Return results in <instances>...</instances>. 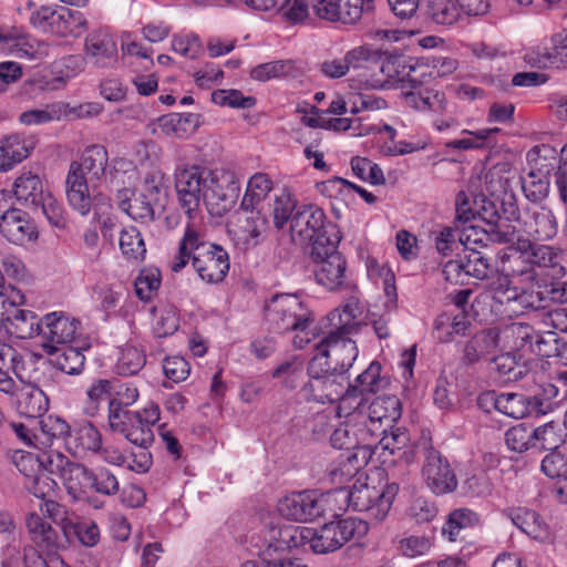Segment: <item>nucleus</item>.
<instances>
[{
    "instance_id": "f257e3e1",
    "label": "nucleus",
    "mask_w": 567,
    "mask_h": 567,
    "mask_svg": "<svg viewBox=\"0 0 567 567\" xmlns=\"http://www.w3.org/2000/svg\"><path fill=\"white\" fill-rule=\"evenodd\" d=\"M192 260L198 277L206 284H218L229 270L228 252L218 245L205 241L193 223H187L178 245V254L171 262V270L179 272Z\"/></svg>"
},
{
    "instance_id": "f03ea898",
    "label": "nucleus",
    "mask_w": 567,
    "mask_h": 567,
    "mask_svg": "<svg viewBox=\"0 0 567 567\" xmlns=\"http://www.w3.org/2000/svg\"><path fill=\"white\" fill-rule=\"evenodd\" d=\"M109 154L100 144L87 146L80 162H72L65 179L66 197L71 207L85 216L92 207L90 183H102L106 179Z\"/></svg>"
},
{
    "instance_id": "7ed1b4c3",
    "label": "nucleus",
    "mask_w": 567,
    "mask_h": 567,
    "mask_svg": "<svg viewBox=\"0 0 567 567\" xmlns=\"http://www.w3.org/2000/svg\"><path fill=\"white\" fill-rule=\"evenodd\" d=\"M264 318L270 329L284 333L299 332L295 339V347L302 349L309 339L301 337L312 321V312L307 303L295 293H276L265 301Z\"/></svg>"
},
{
    "instance_id": "20e7f679",
    "label": "nucleus",
    "mask_w": 567,
    "mask_h": 567,
    "mask_svg": "<svg viewBox=\"0 0 567 567\" xmlns=\"http://www.w3.org/2000/svg\"><path fill=\"white\" fill-rule=\"evenodd\" d=\"M398 491L399 486L394 483L377 488L358 480L349 491L337 488L330 495H333L332 502L341 499L348 507L365 512L371 519L380 523L389 515Z\"/></svg>"
},
{
    "instance_id": "39448f33",
    "label": "nucleus",
    "mask_w": 567,
    "mask_h": 567,
    "mask_svg": "<svg viewBox=\"0 0 567 567\" xmlns=\"http://www.w3.org/2000/svg\"><path fill=\"white\" fill-rule=\"evenodd\" d=\"M416 455L423 460L422 476L434 494L443 495L456 488L457 480L454 471L447 458L432 445L431 440L422 439L413 449L403 452L406 463L413 462Z\"/></svg>"
},
{
    "instance_id": "423d86ee",
    "label": "nucleus",
    "mask_w": 567,
    "mask_h": 567,
    "mask_svg": "<svg viewBox=\"0 0 567 567\" xmlns=\"http://www.w3.org/2000/svg\"><path fill=\"white\" fill-rule=\"evenodd\" d=\"M308 381L300 395L308 402L333 403L346 398L348 377L331 372L321 357H313L308 364Z\"/></svg>"
},
{
    "instance_id": "0eeeda50",
    "label": "nucleus",
    "mask_w": 567,
    "mask_h": 567,
    "mask_svg": "<svg viewBox=\"0 0 567 567\" xmlns=\"http://www.w3.org/2000/svg\"><path fill=\"white\" fill-rule=\"evenodd\" d=\"M511 255H504L502 260L508 262L506 268L514 277L520 278V282H533L538 277L535 267H551L555 265L556 255L549 246H534L533 241L517 235L514 244H511Z\"/></svg>"
},
{
    "instance_id": "6e6552de",
    "label": "nucleus",
    "mask_w": 567,
    "mask_h": 567,
    "mask_svg": "<svg viewBox=\"0 0 567 567\" xmlns=\"http://www.w3.org/2000/svg\"><path fill=\"white\" fill-rule=\"evenodd\" d=\"M326 244L317 243L311 249L315 262L316 281L330 291L349 287L347 279V261L338 251L340 238L324 239Z\"/></svg>"
},
{
    "instance_id": "1a4fd4ad",
    "label": "nucleus",
    "mask_w": 567,
    "mask_h": 567,
    "mask_svg": "<svg viewBox=\"0 0 567 567\" xmlns=\"http://www.w3.org/2000/svg\"><path fill=\"white\" fill-rule=\"evenodd\" d=\"M288 230L293 241L310 243L311 249L319 241L324 245V239L339 238L334 225L327 223L324 212L315 205H300Z\"/></svg>"
},
{
    "instance_id": "9d476101",
    "label": "nucleus",
    "mask_w": 567,
    "mask_h": 567,
    "mask_svg": "<svg viewBox=\"0 0 567 567\" xmlns=\"http://www.w3.org/2000/svg\"><path fill=\"white\" fill-rule=\"evenodd\" d=\"M369 532V525L360 518H343L326 523L315 529L312 551L333 553L352 539H360Z\"/></svg>"
},
{
    "instance_id": "9b49d317",
    "label": "nucleus",
    "mask_w": 567,
    "mask_h": 567,
    "mask_svg": "<svg viewBox=\"0 0 567 567\" xmlns=\"http://www.w3.org/2000/svg\"><path fill=\"white\" fill-rule=\"evenodd\" d=\"M174 176L179 205L190 221L195 218L202 199L204 200L212 171L198 165H182L175 169Z\"/></svg>"
},
{
    "instance_id": "f8f14e48",
    "label": "nucleus",
    "mask_w": 567,
    "mask_h": 567,
    "mask_svg": "<svg viewBox=\"0 0 567 567\" xmlns=\"http://www.w3.org/2000/svg\"><path fill=\"white\" fill-rule=\"evenodd\" d=\"M508 218H513L517 235H523L524 239L533 240H549L554 238L558 231V224L553 212L546 207L527 208L523 213L514 203H509V210L505 209Z\"/></svg>"
},
{
    "instance_id": "ddd939ff",
    "label": "nucleus",
    "mask_w": 567,
    "mask_h": 567,
    "mask_svg": "<svg viewBox=\"0 0 567 567\" xmlns=\"http://www.w3.org/2000/svg\"><path fill=\"white\" fill-rule=\"evenodd\" d=\"M555 150L547 145L535 146L527 154L529 163L534 166L522 177V189L526 198L533 203H540L549 193V173L555 167L554 163H544L549 157L555 162Z\"/></svg>"
},
{
    "instance_id": "4468645a",
    "label": "nucleus",
    "mask_w": 567,
    "mask_h": 567,
    "mask_svg": "<svg viewBox=\"0 0 567 567\" xmlns=\"http://www.w3.org/2000/svg\"><path fill=\"white\" fill-rule=\"evenodd\" d=\"M333 495L315 491L291 493L278 502L279 514L290 520L310 522L326 514Z\"/></svg>"
},
{
    "instance_id": "2eb2a0df",
    "label": "nucleus",
    "mask_w": 567,
    "mask_h": 567,
    "mask_svg": "<svg viewBox=\"0 0 567 567\" xmlns=\"http://www.w3.org/2000/svg\"><path fill=\"white\" fill-rule=\"evenodd\" d=\"M347 336L329 332L315 346L317 350L315 357H321L331 372L342 373V377H348L347 373L359 354L357 343Z\"/></svg>"
},
{
    "instance_id": "dca6fc26",
    "label": "nucleus",
    "mask_w": 567,
    "mask_h": 567,
    "mask_svg": "<svg viewBox=\"0 0 567 567\" xmlns=\"http://www.w3.org/2000/svg\"><path fill=\"white\" fill-rule=\"evenodd\" d=\"M239 193L240 183L233 171L215 169L206 183L204 202L212 214L223 215L234 207Z\"/></svg>"
},
{
    "instance_id": "f3484780",
    "label": "nucleus",
    "mask_w": 567,
    "mask_h": 567,
    "mask_svg": "<svg viewBox=\"0 0 567 567\" xmlns=\"http://www.w3.org/2000/svg\"><path fill=\"white\" fill-rule=\"evenodd\" d=\"M9 194L0 192V234L11 244L25 245L38 238V229L30 216L13 208L8 202Z\"/></svg>"
},
{
    "instance_id": "a211bd4d",
    "label": "nucleus",
    "mask_w": 567,
    "mask_h": 567,
    "mask_svg": "<svg viewBox=\"0 0 567 567\" xmlns=\"http://www.w3.org/2000/svg\"><path fill=\"white\" fill-rule=\"evenodd\" d=\"M486 223V228L480 225H470L461 229L462 245L465 250L470 252L472 249L486 247L489 241L497 244H514L516 238V230L508 221L501 220L496 213H493L491 218H483Z\"/></svg>"
},
{
    "instance_id": "6ab92c4d",
    "label": "nucleus",
    "mask_w": 567,
    "mask_h": 567,
    "mask_svg": "<svg viewBox=\"0 0 567 567\" xmlns=\"http://www.w3.org/2000/svg\"><path fill=\"white\" fill-rule=\"evenodd\" d=\"M489 288L493 292V299L505 306V311L509 315L519 316L526 310H536L542 307V298L538 292L512 287L506 275H497L493 278Z\"/></svg>"
},
{
    "instance_id": "aec40b11",
    "label": "nucleus",
    "mask_w": 567,
    "mask_h": 567,
    "mask_svg": "<svg viewBox=\"0 0 567 567\" xmlns=\"http://www.w3.org/2000/svg\"><path fill=\"white\" fill-rule=\"evenodd\" d=\"M79 321L59 312H51L43 317L40 334L43 337V350L53 355L60 351L59 346L71 342L78 331Z\"/></svg>"
},
{
    "instance_id": "412c9836",
    "label": "nucleus",
    "mask_w": 567,
    "mask_h": 567,
    "mask_svg": "<svg viewBox=\"0 0 567 567\" xmlns=\"http://www.w3.org/2000/svg\"><path fill=\"white\" fill-rule=\"evenodd\" d=\"M37 450L38 468L58 476L69 494H73L76 480H81L80 476L84 473V465L70 461L68 456L52 447Z\"/></svg>"
},
{
    "instance_id": "4be33fe9",
    "label": "nucleus",
    "mask_w": 567,
    "mask_h": 567,
    "mask_svg": "<svg viewBox=\"0 0 567 567\" xmlns=\"http://www.w3.org/2000/svg\"><path fill=\"white\" fill-rule=\"evenodd\" d=\"M381 72L392 82L401 83L402 89H417L426 81V65L405 55L386 58L381 64Z\"/></svg>"
},
{
    "instance_id": "5701e85b",
    "label": "nucleus",
    "mask_w": 567,
    "mask_h": 567,
    "mask_svg": "<svg viewBox=\"0 0 567 567\" xmlns=\"http://www.w3.org/2000/svg\"><path fill=\"white\" fill-rule=\"evenodd\" d=\"M87 63L97 69L113 68L118 60L117 43L106 29L90 32L84 40Z\"/></svg>"
},
{
    "instance_id": "b1692460",
    "label": "nucleus",
    "mask_w": 567,
    "mask_h": 567,
    "mask_svg": "<svg viewBox=\"0 0 567 567\" xmlns=\"http://www.w3.org/2000/svg\"><path fill=\"white\" fill-rule=\"evenodd\" d=\"M25 526L31 542L41 550L51 556L65 548V539L54 529L50 523L35 513H31L25 518Z\"/></svg>"
},
{
    "instance_id": "393cba45",
    "label": "nucleus",
    "mask_w": 567,
    "mask_h": 567,
    "mask_svg": "<svg viewBox=\"0 0 567 567\" xmlns=\"http://www.w3.org/2000/svg\"><path fill=\"white\" fill-rule=\"evenodd\" d=\"M135 413L138 414L140 422H128L122 434L132 444L145 449L154 441L153 426L159 421V406L151 402Z\"/></svg>"
},
{
    "instance_id": "a878e982",
    "label": "nucleus",
    "mask_w": 567,
    "mask_h": 567,
    "mask_svg": "<svg viewBox=\"0 0 567 567\" xmlns=\"http://www.w3.org/2000/svg\"><path fill=\"white\" fill-rule=\"evenodd\" d=\"M37 145L33 135L11 134L0 142V172H8L24 161Z\"/></svg>"
},
{
    "instance_id": "bb28decb",
    "label": "nucleus",
    "mask_w": 567,
    "mask_h": 567,
    "mask_svg": "<svg viewBox=\"0 0 567 567\" xmlns=\"http://www.w3.org/2000/svg\"><path fill=\"white\" fill-rule=\"evenodd\" d=\"M101 444L100 431L91 422H82L71 427L65 449L74 456H84L86 453L95 454Z\"/></svg>"
},
{
    "instance_id": "cd10ccee",
    "label": "nucleus",
    "mask_w": 567,
    "mask_h": 567,
    "mask_svg": "<svg viewBox=\"0 0 567 567\" xmlns=\"http://www.w3.org/2000/svg\"><path fill=\"white\" fill-rule=\"evenodd\" d=\"M506 516L511 519L513 525L535 540L546 542L551 536L549 525L533 509L513 507L506 512Z\"/></svg>"
},
{
    "instance_id": "c85d7f7f",
    "label": "nucleus",
    "mask_w": 567,
    "mask_h": 567,
    "mask_svg": "<svg viewBox=\"0 0 567 567\" xmlns=\"http://www.w3.org/2000/svg\"><path fill=\"white\" fill-rule=\"evenodd\" d=\"M369 446L370 444L364 442L341 454L338 466L330 471L331 481L334 484H343L355 476L368 464L371 456Z\"/></svg>"
},
{
    "instance_id": "c756f323",
    "label": "nucleus",
    "mask_w": 567,
    "mask_h": 567,
    "mask_svg": "<svg viewBox=\"0 0 567 567\" xmlns=\"http://www.w3.org/2000/svg\"><path fill=\"white\" fill-rule=\"evenodd\" d=\"M371 431V429H367L365 424L355 421V415L352 414L334 429L330 442L334 449L351 451L359 444H364Z\"/></svg>"
},
{
    "instance_id": "7c9ffc66",
    "label": "nucleus",
    "mask_w": 567,
    "mask_h": 567,
    "mask_svg": "<svg viewBox=\"0 0 567 567\" xmlns=\"http://www.w3.org/2000/svg\"><path fill=\"white\" fill-rule=\"evenodd\" d=\"M381 364L372 361L369 367L360 373L352 383L347 384L346 398L363 400L368 394H375L388 384L386 380L381 377Z\"/></svg>"
},
{
    "instance_id": "2f4dec72",
    "label": "nucleus",
    "mask_w": 567,
    "mask_h": 567,
    "mask_svg": "<svg viewBox=\"0 0 567 567\" xmlns=\"http://www.w3.org/2000/svg\"><path fill=\"white\" fill-rule=\"evenodd\" d=\"M39 424V431L35 433L34 449L52 447L56 442H61L66 446V439L72 426L64 419L50 414L43 417Z\"/></svg>"
},
{
    "instance_id": "473e14b6",
    "label": "nucleus",
    "mask_w": 567,
    "mask_h": 567,
    "mask_svg": "<svg viewBox=\"0 0 567 567\" xmlns=\"http://www.w3.org/2000/svg\"><path fill=\"white\" fill-rule=\"evenodd\" d=\"M14 404L19 414L39 417L48 411L49 398L37 384H25L18 391Z\"/></svg>"
},
{
    "instance_id": "72a5a7b5",
    "label": "nucleus",
    "mask_w": 567,
    "mask_h": 567,
    "mask_svg": "<svg viewBox=\"0 0 567 567\" xmlns=\"http://www.w3.org/2000/svg\"><path fill=\"white\" fill-rule=\"evenodd\" d=\"M419 85L417 89L402 91V97L405 105L416 111L426 112H444L447 109V101L445 94L440 91L422 89Z\"/></svg>"
},
{
    "instance_id": "f704fd0d",
    "label": "nucleus",
    "mask_w": 567,
    "mask_h": 567,
    "mask_svg": "<svg viewBox=\"0 0 567 567\" xmlns=\"http://www.w3.org/2000/svg\"><path fill=\"white\" fill-rule=\"evenodd\" d=\"M80 477L81 480L75 482L73 494H76L82 488L91 487L97 493L111 496L115 495L120 489L116 476L106 467H100L93 472L84 465V473Z\"/></svg>"
},
{
    "instance_id": "c9c22d12",
    "label": "nucleus",
    "mask_w": 567,
    "mask_h": 567,
    "mask_svg": "<svg viewBox=\"0 0 567 567\" xmlns=\"http://www.w3.org/2000/svg\"><path fill=\"white\" fill-rule=\"evenodd\" d=\"M245 214L239 226L240 238L247 247H256L266 238L269 221L259 208L241 209Z\"/></svg>"
},
{
    "instance_id": "e433bc0d",
    "label": "nucleus",
    "mask_w": 567,
    "mask_h": 567,
    "mask_svg": "<svg viewBox=\"0 0 567 567\" xmlns=\"http://www.w3.org/2000/svg\"><path fill=\"white\" fill-rule=\"evenodd\" d=\"M497 338V347L501 350L519 351L529 349V343L533 337V328L528 324L520 322H513L495 329Z\"/></svg>"
},
{
    "instance_id": "4c0bfd02",
    "label": "nucleus",
    "mask_w": 567,
    "mask_h": 567,
    "mask_svg": "<svg viewBox=\"0 0 567 567\" xmlns=\"http://www.w3.org/2000/svg\"><path fill=\"white\" fill-rule=\"evenodd\" d=\"M496 350L498 347L495 329L482 330L465 343L462 360L466 364H474L494 354Z\"/></svg>"
},
{
    "instance_id": "58836bf2",
    "label": "nucleus",
    "mask_w": 567,
    "mask_h": 567,
    "mask_svg": "<svg viewBox=\"0 0 567 567\" xmlns=\"http://www.w3.org/2000/svg\"><path fill=\"white\" fill-rule=\"evenodd\" d=\"M200 124L196 113H172L158 118V128L166 136L185 138L193 134Z\"/></svg>"
},
{
    "instance_id": "ea45409f",
    "label": "nucleus",
    "mask_w": 567,
    "mask_h": 567,
    "mask_svg": "<svg viewBox=\"0 0 567 567\" xmlns=\"http://www.w3.org/2000/svg\"><path fill=\"white\" fill-rule=\"evenodd\" d=\"M540 468L546 476L558 480L555 487L556 497L559 503L567 504V456L550 451L543 458Z\"/></svg>"
},
{
    "instance_id": "a19ab883",
    "label": "nucleus",
    "mask_w": 567,
    "mask_h": 567,
    "mask_svg": "<svg viewBox=\"0 0 567 567\" xmlns=\"http://www.w3.org/2000/svg\"><path fill=\"white\" fill-rule=\"evenodd\" d=\"M401 416V402L395 395L375 398L368 406L367 417L371 424L385 423L391 426Z\"/></svg>"
},
{
    "instance_id": "79ce46f5",
    "label": "nucleus",
    "mask_w": 567,
    "mask_h": 567,
    "mask_svg": "<svg viewBox=\"0 0 567 567\" xmlns=\"http://www.w3.org/2000/svg\"><path fill=\"white\" fill-rule=\"evenodd\" d=\"M41 323L42 320L34 312L19 307L2 327L18 339H29L40 334Z\"/></svg>"
},
{
    "instance_id": "37998d69",
    "label": "nucleus",
    "mask_w": 567,
    "mask_h": 567,
    "mask_svg": "<svg viewBox=\"0 0 567 567\" xmlns=\"http://www.w3.org/2000/svg\"><path fill=\"white\" fill-rule=\"evenodd\" d=\"M47 192L41 178L32 172L22 173L13 184V194L23 205L34 207Z\"/></svg>"
},
{
    "instance_id": "c03bdc74",
    "label": "nucleus",
    "mask_w": 567,
    "mask_h": 567,
    "mask_svg": "<svg viewBox=\"0 0 567 567\" xmlns=\"http://www.w3.org/2000/svg\"><path fill=\"white\" fill-rule=\"evenodd\" d=\"M478 523V515L470 508H456L452 511L442 527V536L449 542L461 539L462 533L474 527Z\"/></svg>"
},
{
    "instance_id": "a18cd8bd",
    "label": "nucleus",
    "mask_w": 567,
    "mask_h": 567,
    "mask_svg": "<svg viewBox=\"0 0 567 567\" xmlns=\"http://www.w3.org/2000/svg\"><path fill=\"white\" fill-rule=\"evenodd\" d=\"M272 181L265 173L254 174L248 183L240 203V209L259 208L272 189Z\"/></svg>"
},
{
    "instance_id": "49530a36",
    "label": "nucleus",
    "mask_w": 567,
    "mask_h": 567,
    "mask_svg": "<svg viewBox=\"0 0 567 567\" xmlns=\"http://www.w3.org/2000/svg\"><path fill=\"white\" fill-rule=\"evenodd\" d=\"M127 192V189L121 192L120 208L140 223L147 224L154 220L156 208L159 206L141 194L134 198H126Z\"/></svg>"
},
{
    "instance_id": "de8ad7c7",
    "label": "nucleus",
    "mask_w": 567,
    "mask_h": 567,
    "mask_svg": "<svg viewBox=\"0 0 567 567\" xmlns=\"http://www.w3.org/2000/svg\"><path fill=\"white\" fill-rule=\"evenodd\" d=\"M286 524H266L260 532L251 538L259 556H270L271 551L284 550V528Z\"/></svg>"
},
{
    "instance_id": "09e8293b",
    "label": "nucleus",
    "mask_w": 567,
    "mask_h": 567,
    "mask_svg": "<svg viewBox=\"0 0 567 567\" xmlns=\"http://www.w3.org/2000/svg\"><path fill=\"white\" fill-rule=\"evenodd\" d=\"M534 431V446L545 451H556L566 441L567 432L564 423L548 422Z\"/></svg>"
},
{
    "instance_id": "8fccbe9b",
    "label": "nucleus",
    "mask_w": 567,
    "mask_h": 567,
    "mask_svg": "<svg viewBox=\"0 0 567 567\" xmlns=\"http://www.w3.org/2000/svg\"><path fill=\"white\" fill-rule=\"evenodd\" d=\"M494 408L502 414L523 419L532 415L529 399L520 393H501L493 396Z\"/></svg>"
},
{
    "instance_id": "3c124183",
    "label": "nucleus",
    "mask_w": 567,
    "mask_h": 567,
    "mask_svg": "<svg viewBox=\"0 0 567 567\" xmlns=\"http://www.w3.org/2000/svg\"><path fill=\"white\" fill-rule=\"evenodd\" d=\"M86 28L87 20L81 11L66 7H58L55 35L79 37L86 30Z\"/></svg>"
},
{
    "instance_id": "603ef678",
    "label": "nucleus",
    "mask_w": 567,
    "mask_h": 567,
    "mask_svg": "<svg viewBox=\"0 0 567 567\" xmlns=\"http://www.w3.org/2000/svg\"><path fill=\"white\" fill-rule=\"evenodd\" d=\"M359 313V302L352 297L341 308L334 309L329 315V321L334 329L331 332L350 334L357 327L355 319Z\"/></svg>"
},
{
    "instance_id": "864d4df0",
    "label": "nucleus",
    "mask_w": 567,
    "mask_h": 567,
    "mask_svg": "<svg viewBox=\"0 0 567 567\" xmlns=\"http://www.w3.org/2000/svg\"><path fill=\"white\" fill-rule=\"evenodd\" d=\"M68 113V105L63 102L48 104L44 109H33L22 112L19 122L27 126L42 125L60 121Z\"/></svg>"
},
{
    "instance_id": "5fc2aeb1",
    "label": "nucleus",
    "mask_w": 567,
    "mask_h": 567,
    "mask_svg": "<svg viewBox=\"0 0 567 567\" xmlns=\"http://www.w3.org/2000/svg\"><path fill=\"white\" fill-rule=\"evenodd\" d=\"M146 364L145 352L134 344H125L120 349L116 372L120 375H136Z\"/></svg>"
},
{
    "instance_id": "6e6d98bb",
    "label": "nucleus",
    "mask_w": 567,
    "mask_h": 567,
    "mask_svg": "<svg viewBox=\"0 0 567 567\" xmlns=\"http://www.w3.org/2000/svg\"><path fill=\"white\" fill-rule=\"evenodd\" d=\"M298 202L295 196L282 190L279 195H276L272 205V221L278 230H282L285 227H290L291 219L295 212L299 209Z\"/></svg>"
},
{
    "instance_id": "4d7b16f0",
    "label": "nucleus",
    "mask_w": 567,
    "mask_h": 567,
    "mask_svg": "<svg viewBox=\"0 0 567 567\" xmlns=\"http://www.w3.org/2000/svg\"><path fill=\"white\" fill-rule=\"evenodd\" d=\"M427 14L434 23L451 27L461 18L458 0H429Z\"/></svg>"
},
{
    "instance_id": "13d9d810",
    "label": "nucleus",
    "mask_w": 567,
    "mask_h": 567,
    "mask_svg": "<svg viewBox=\"0 0 567 567\" xmlns=\"http://www.w3.org/2000/svg\"><path fill=\"white\" fill-rule=\"evenodd\" d=\"M120 249L130 261H142L145 258L146 246L136 227L131 226L121 230Z\"/></svg>"
},
{
    "instance_id": "bf43d9fd",
    "label": "nucleus",
    "mask_w": 567,
    "mask_h": 567,
    "mask_svg": "<svg viewBox=\"0 0 567 567\" xmlns=\"http://www.w3.org/2000/svg\"><path fill=\"white\" fill-rule=\"evenodd\" d=\"M296 72V64L291 60H278L267 62L255 66L250 71V76L260 82H265L275 78L290 76Z\"/></svg>"
},
{
    "instance_id": "052dcab7",
    "label": "nucleus",
    "mask_w": 567,
    "mask_h": 567,
    "mask_svg": "<svg viewBox=\"0 0 567 567\" xmlns=\"http://www.w3.org/2000/svg\"><path fill=\"white\" fill-rule=\"evenodd\" d=\"M351 192L359 194L368 204H373L377 200V197L365 188L341 177L328 179L321 185V193L329 197L350 194Z\"/></svg>"
},
{
    "instance_id": "680f3d73",
    "label": "nucleus",
    "mask_w": 567,
    "mask_h": 567,
    "mask_svg": "<svg viewBox=\"0 0 567 567\" xmlns=\"http://www.w3.org/2000/svg\"><path fill=\"white\" fill-rule=\"evenodd\" d=\"M435 248L443 257L452 256L462 245L461 229L458 227L444 226L433 230Z\"/></svg>"
},
{
    "instance_id": "e2e57ef3",
    "label": "nucleus",
    "mask_w": 567,
    "mask_h": 567,
    "mask_svg": "<svg viewBox=\"0 0 567 567\" xmlns=\"http://www.w3.org/2000/svg\"><path fill=\"white\" fill-rule=\"evenodd\" d=\"M113 391V382L106 379H97L86 390V405L84 406V413L90 416H94L102 402L111 396Z\"/></svg>"
},
{
    "instance_id": "0e129e2a",
    "label": "nucleus",
    "mask_w": 567,
    "mask_h": 567,
    "mask_svg": "<svg viewBox=\"0 0 567 567\" xmlns=\"http://www.w3.org/2000/svg\"><path fill=\"white\" fill-rule=\"evenodd\" d=\"M33 208L41 209L53 227L65 228L68 221L63 205L50 192H47Z\"/></svg>"
},
{
    "instance_id": "69168bd1",
    "label": "nucleus",
    "mask_w": 567,
    "mask_h": 567,
    "mask_svg": "<svg viewBox=\"0 0 567 567\" xmlns=\"http://www.w3.org/2000/svg\"><path fill=\"white\" fill-rule=\"evenodd\" d=\"M315 528L286 524L284 528L282 549L306 548L312 550Z\"/></svg>"
},
{
    "instance_id": "338daca9",
    "label": "nucleus",
    "mask_w": 567,
    "mask_h": 567,
    "mask_svg": "<svg viewBox=\"0 0 567 567\" xmlns=\"http://www.w3.org/2000/svg\"><path fill=\"white\" fill-rule=\"evenodd\" d=\"M560 344L561 341L558 339L556 332H535L533 330L528 350L545 358L558 357Z\"/></svg>"
},
{
    "instance_id": "774afa93",
    "label": "nucleus",
    "mask_w": 567,
    "mask_h": 567,
    "mask_svg": "<svg viewBox=\"0 0 567 567\" xmlns=\"http://www.w3.org/2000/svg\"><path fill=\"white\" fill-rule=\"evenodd\" d=\"M351 169L353 174L363 182H368L372 185H382L385 183L380 166L367 157H352Z\"/></svg>"
}]
</instances>
